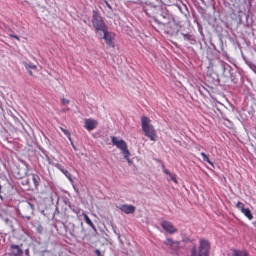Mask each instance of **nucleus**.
I'll list each match as a JSON object with an SVG mask.
<instances>
[{
    "label": "nucleus",
    "mask_w": 256,
    "mask_h": 256,
    "mask_svg": "<svg viewBox=\"0 0 256 256\" xmlns=\"http://www.w3.org/2000/svg\"><path fill=\"white\" fill-rule=\"evenodd\" d=\"M223 68H224V70L225 68H224V66H223Z\"/></svg>",
    "instance_id": "a18cd8bd"
},
{
    "label": "nucleus",
    "mask_w": 256,
    "mask_h": 256,
    "mask_svg": "<svg viewBox=\"0 0 256 256\" xmlns=\"http://www.w3.org/2000/svg\"><path fill=\"white\" fill-rule=\"evenodd\" d=\"M158 14L160 16L163 17L164 18H166L164 14L162 12V9H161V13L160 12V13H159V14Z\"/></svg>",
    "instance_id": "7c9ffc66"
},
{
    "label": "nucleus",
    "mask_w": 256,
    "mask_h": 256,
    "mask_svg": "<svg viewBox=\"0 0 256 256\" xmlns=\"http://www.w3.org/2000/svg\"><path fill=\"white\" fill-rule=\"evenodd\" d=\"M112 142L114 145L116 146L120 150L124 149L127 146L126 142L124 140H118V138L115 136L112 137Z\"/></svg>",
    "instance_id": "1a4fd4ad"
},
{
    "label": "nucleus",
    "mask_w": 256,
    "mask_h": 256,
    "mask_svg": "<svg viewBox=\"0 0 256 256\" xmlns=\"http://www.w3.org/2000/svg\"><path fill=\"white\" fill-rule=\"evenodd\" d=\"M242 212L249 220H252L253 219V216L250 210L248 208H244Z\"/></svg>",
    "instance_id": "f3484780"
},
{
    "label": "nucleus",
    "mask_w": 256,
    "mask_h": 256,
    "mask_svg": "<svg viewBox=\"0 0 256 256\" xmlns=\"http://www.w3.org/2000/svg\"><path fill=\"white\" fill-rule=\"evenodd\" d=\"M120 210L127 214H132L136 211V208L132 205L123 204L120 208Z\"/></svg>",
    "instance_id": "9b49d317"
},
{
    "label": "nucleus",
    "mask_w": 256,
    "mask_h": 256,
    "mask_svg": "<svg viewBox=\"0 0 256 256\" xmlns=\"http://www.w3.org/2000/svg\"><path fill=\"white\" fill-rule=\"evenodd\" d=\"M201 156H202L203 160L204 162H207L208 163L210 164L212 166H214L213 163L210 162L208 157L204 152H202Z\"/></svg>",
    "instance_id": "6ab92c4d"
},
{
    "label": "nucleus",
    "mask_w": 256,
    "mask_h": 256,
    "mask_svg": "<svg viewBox=\"0 0 256 256\" xmlns=\"http://www.w3.org/2000/svg\"><path fill=\"white\" fill-rule=\"evenodd\" d=\"M146 5L148 6L150 8H152V12L154 14H159V13H161V6H155L153 4L150 2L148 4L146 3Z\"/></svg>",
    "instance_id": "4468645a"
},
{
    "label": "nucleus",
    "mask_w": 256,
    "mask_h": 256,
    "mask_svg": "<svg viewBox=\"0 0 256 256\" xmlns=\"http://www.w3.org/2000/svg\"><path fill=\"white\" fill-rule=\"evenodd\" d=\"M47 140H48V143H50V140H49L48 139V138H47Z\"/></svg>",
    "instance_id": "37998d69"
},
{
    "label": "nucleus",
    "mask_w": 256,
    "mask_h": 256,
    "mask_svg": "<svg viewBox=\"0 0 256 256\" xmlns=\"http://www.w3.org/2000/svg\"><path fill=\"white\" fill-rule=\"evenodd\" d=\"M108 28H105L104 30L102 31L100 34H97L100 39H104L106 44L112 47H114V45L112 44V39L114 36V34L111 32L108 31Z\"/></svg>",
    "instance_id": "39448f33"
},
{
    "label": "nucleus",
    "mask_w": 256,
    "mask_h": 256,
    "mask_svg": "<svg viewBox=\"0 0 256 256\" xmlns=\"http://www.w3.org/2000/svg\"><path fill=\"white\" fill-rule=\"evenodd\" d=\"M177 7H178V8L180 10H181L180 8V7H179V6H177Z\"/></svg>",
    "instance_id": "c03bdc74"
},
{
    "label": "nucleus",
    "mask_w": 256,
    "mask_h": 256,
    "mask_svg": "<svg viewBox=\"0 0 256 256\" xmlns=\"http://www.w3.org/2000/svg\"><path fill=\"white\" fill-rule=\"evenodd\" d=\"M28 208H30L32 209H33V208H32L33 206L32 204H31L30 202H28Z\"/></svg>",
    "instance_id": "72a5a7b5"
},
{
    "label": "nucleus",
    "mask_w": 256,
    "mask_h": 256,
    "mask_svg": "<svg viewBox=\"0 0 256 256\" xmlns=\"http://www.w3.org/2000/svg\"><path fill=\"white\" fill-rule=\"evenodd\" d=\"M60 129L64 134L67 136L68 139L70 140H71V134H70V132L68 130H66V129L62 128V127H60Z\"/></svg>",
    "instance_id": "4be33fe9"
},
{
    "label": "nucleus",
    "mask_w": 256,
    "mask_h": 256,
    "mask_svg": "<svg viewBox=\"0 0 256 256\" xmlns=\"http://www.w3.org/2000/svg\"><path fill=\"white\" fill-rule=\"evenodd\" d=\"M161 226L164 230L170 234H174L176 230L171 223L166 220H162V222Z\"/></svg>",
    "instance_id": "6e6552de"
},
{
    "label": "nucleus",
    "mask_w": 256,
    "mask_h": 256,
    "mask_svg": "<svg viewBox=\"0 0 256 256\" xmlns=\"http://www.w3.org/2000/svg\"><path fill=\"white\" fill-rule=\"evenodd\" d=\"M94 253L97 255V256H103L102 255L100 250H96L94 252Z\"/></svg>",
    "instance_id": "c85d7f7f"
},
{
    "label": "nucleus",
    "mask_w": 256,
    "mask_h": 256,
    "mask_svg": "<svg viewBox=\"0 0 256 256\" xmlns=\"http://www.w3.org/2000/svg\"><path fill=\"white\" fill-rule=\"evenodd\" d=\"M121 150L122 152L124 158H128V156L130 155V152L128 150L127 146H126V148L124 149H122Z\"/></svg>",
    "instance_id": "aec40b11"
},
{
    "label": "nucleus",
    "mask_w": 256,
    "mask_h": 256,
    "mask_svg": "<svg viewBox=\"0 0 256 256\" xmlns=\"http://www.w3.org/2000/svg\"><path fill=\"white\" fill-rule=\"evenodd\" d=\"M70 143H71V145L72 146V148H74V150L75 151H78V148H77L75 146V145L74 144L72 140V139L71 138V140H70Z\"/></svg>",
    "instance_id": "cd10ccee"
},
{
    "label": "nucleus",
    "mask_w": 256,
    "mask_h": 256,
    "mask_svg": "<svg viewBox=\"0 0 256 256\" xmlns=\"http://www.w3.org/2000/svg\"><path fill=\"white\" fill-rule=\"evenodd\" d=\"M32 180L33 181L35 188L38 190V188L42 183V179L38 175L32 174Z\"/></svg>",
    "instance_id": "f8f14e48"
},
{
    "label": "nucleus",
    "mask_w": 256,
    "mask_h": 256,
    "mask_svg": "<svg viewBox=\"0 0 256 256\" xmlns=\"http://www.w3.org/2000/svg\"><path fill=\"white\" fill-rule=\"evenodd\" d=\"M64 227L66 232L74 238H80L84 233V228L82 222L78 226L73 223L69 222L66 226H64Z\"/></svg>",
    "instance_id": "20e7f679"
},
{
    "label": "nucleus",
    "mask_w": 256,
    "mask_h": 256,
    "mask_svg": "<svg viewBox=\"0 0 256 256\" xmlns=\"http://www.w3.org/2000/svg\"><path fill=\"white\" fill-rule=\"evenodd\" d=\"M58 212V213H59V211H58V208H57L56 210V211L54 212V214H56V212Z\"/></svg>",
    "instance_id": "ea45409f"
},
{
    "label": "nucleus",
    "mask_w": 256,
    "mask_h": 256,
    "mask_svg": "<svg viewBox=\"0 0 256 256\" xmlns=\"http://www.w3.org/2000/svg\"><path fill=\"white\" fill-rule=\"evenodd\" d=\"M126 159L128 160V163L132 162V160L128 158H126Z\"/></svg>",
    "instance_id": "4c0bfd02"
},
{
    "label": "nucleus",
    "mask_w": 256,
    "mask_h": 256,
    "mask_svg": "<svg viewBox=\"0 0 256 256\" xmlns=\"http://www.w3.org/2000/svg\"><path fill=\"white\" fill-rule=\"evenodd\" d=\"M26 254H28V248H27L26 250Z\"/></svg>",
    "instance_id": "a19ab883"
},
{
    "label": "nucleus",
    "mask_w": 256,
    "mask_h": 256,
    "mask_svg": "<svg viewBox=\"0 0 256 256\" xmlns=\"http://www.w3.org/2000/svg\"><path fill=\"white\" fill-rule=\"evenodd\" d=\"M40 150L44 154H45V150L43 148H40Z\"/></svg>",
    "instance_id": "c9c22d12"
},
{
    "label": "nucleus",
    "mask_w": 256,
    "mask_h": 256,
    "mask_svg": "<svg viewBox=\"0 0 256 256\" xmlns=\"http://www.w3.org/2000/svg\"><path fill=\"white\" fill-rule=\"evenodd\" d=\"M164 244L167 246V248L172 254H176V242H174L170 238H167L164 242Z\"/></svg>",
    "instance_id": "0eeeda50"
},
{
    "label": "nucleus",
    "mask_w": 256,
    "mask_h": 256,
    "mask_svg": "<svg viewBox=\"0 0 256 256\" xmlns=\"http://www.w3.org/2000/svg\"><path fill=\"white\" fill-rule=\"evenodd\" d=\"M56 167L66 176L69 180L70 182H74L72 175L69 172L66 170L60 164H57Z\"/></svg>",
    "instance_id": "ddd939ff"
},
{
    "label": "nucleus",
    "mask_w": 256,
    "mask_h": 256,
    "mask_svg": "<svg viewBox=\"0 0 256 256\" xmlns=\"http://www.w3.org/2000/svg\"><path fill=\"white\" fill-rule=\"evenodd\" d=\"M236 206L241 212H242L243 210H244L245 208L244 204L240 202H239L237 203V204H236Z\"/></svg>",
    "instance_id": "393cba45"
},
{
    "label": "nucleus",
    "mask_w": 256,
    "mask_h": 256,
    "mask_svg": "<svg viewBox=\"0 0 256 256\" xmlns=\"http://www.w3.org/2000/svg\"><path fill=\"white\" fill-rule=\"evenodd\" d=\"M8 186H10L11 188H12V186L10 184V182L8 184Z\"/></svg>",
    "instance_id": "79ce46f5"
},
{
    "label": "nucleus",
    "mask_w": 256,
    "mask_h": 256,
    "mask_svg": "<svg viewBox=\"0 0 256 256\" xmlns=\"http://www.w3.org/2000/svg\"><path fill=\"white\" fill-rule=\"evenodd\" d=\"M234 256H247V254L245 252L235 250H234Z\"/></svg>",
    "instance_id": "412c9836"
},
{
    "label": "nucleus",
    "mask_w": 256,
    "mask_h": 256,
    "mask_svg": "<svg viewBox=\"0 0 256 256\" xmlns=\"http://www.w3.org/2000/svg\"><path fill=\"white\" fill-rule=\"evenodd\" d=\"M92 22L96 34L104 30L105 28H108L102 16L97 10H94L92 12Z\"/></svg>",
    "instance_id": "f257e3e1"
},
{
    "label": "nucleus",
    "mask_w": 256,
    "mask_h": 256,
    "mask_svg": "<svg viewBox=\"0 0 256 256\" xmlns=\"http://www.w3.org/2000/svg\"><path fill=\"white\" fill-rule=\"evenodd\" d=\"M8 193L5 188L0 184V201L2 202L8 198Z\"/></svg>",
    "instance_id": "dca6fc26"
},
{
    "label": "nucleus",
    "mask_w": 256,
    "mask_h": 256,
    "mask_svg": "<svg viewBox=\"0 0 256 256\" xmlns=\"http://www.w3.org/2000/svg\"><path fill=\"white\" fill-rule=\"evenodd\" d=\"M142 130L145 134L152 141H156V132L154 126L150 124V120L145 116L141 118Z\"/></svg>",
    "instance_id": "f03ea898"
},
{
    "label": "nucleus",
    "mask_w": 256,
    "mask_h": 256,
    "mask_svg": "<svg viewBox=\"0 0 256 256\" xmlns=\"http://www.w3.org/2000/svg\"><path fill=\"white\" fill-rule=\"evenodd\" d=\"M62 104L64 106H66L70 104V101L66 99L63 98L62 100Z\"/></svg>",
    "instance_id": "bb28decb"
},
{
    "label": "nucleus",
    "mask_w": 256,
    "mask_h": 256,
    "mask_svg": "<svg viewBox=\"0 0 256 256\" xmlns=\"http://www.w3.org/2000/svg\"><path fill=\"white\" fill-rule=\"evenodd\" d=\"M4 220L5 221L6 223L10 226H12V222L8 218H6V219H4V218H3Z\"/></svg>",
    "instance_id": "a878e982"
},
{
    "label": "nucleus",
    "mask_w": 256,
    "mask_h": 256,
    "mask_svg": "<svg viewBox=\"0 0 256 256\" xmlns=\"http://www.w3.org/2000/svg\"><path fill=\"white\" fill-rule=\"evenodd\" d=\"M24 66L26 68V69H32V70H36V66L34 64H28L27 63H24Z\"/></svg>",
    "instance_id": "5701e85b"
},
{
    "label": "nucleus",
    "mask_w": 256,
    "mask_h": 256,
    "mask_svg": "<svg viewBox=\"0 0 256 256\" xmlns=\"http://www.w3.org/2000/svg\"><path fill=\"white\" fill-rule=\"evenodd\" d=\"M23 247L22 244H12L10 246V250L12 256H22L24 253Z\"/></svg>",
    "instance_id": "423d86ee"
},
{
    "label": "nucleus",
    "mask_w": 256,
    "mask_h": 256,
    "mask_svg": "<svg viewBox=\"0 0 256 256\" xmlns=\"http://www.w3.org/2000/svg\"><path fill=\"white\" fill-rule=\"evenodd\" d=\"M70 208L75 214H78L80 212V210L77 206L72 204L70 203H69L68 204Z\"/></svg>",
    "instance_id": "a211bd4d"
},
{
    "label": "nucleus",
    "mask_w": 256,
    "mask_h": 256,
    "mask_svg": "<svg viewBox=\"0 0 256 256\" xmlns=\"http://www.w3.org/2000/svg\"><path fill=\"white\" fill-rule=\"evenodd\" d=\"M16 178L18 179H20L22 178V176L19 172L18 173V176H16Z\"/></svg>",
    "instance_id": "473e14b6"
},
{
    "label": "nucleus",
    "mask_w": 256,
    "mask_h": 256,
    "mask_svg": "<svg viewBox=\"0 0 256 256\" xmlns=\"http://www.w3.org/2000/svg\"><path fill=\"white\" fill-rule=\"evenodd\" d=\"M22 184L23 186H27L30 187V178H26L23 180L22 181Z\"/></svg>",
    "instance_id": "b1692460"
},
{
    "label": "nucleus",
    "mask_w": 256,
    "mask_h": 256,
    "mask_svg": "<svg viewBox=\"0 0 256 256\" xmlns=\"http://www.w3.org/2000/svg\"><path fill=\"white\" fill-rule=\"evenodd\" d=\"M0 218H2V219L4 218L3 214H1V213H0Z\"/></svg>",
    "instance_id": "58836bf2"
},
{
    "label": "nucleus",
    "mask_w": 256,
    "mask_h": 256,
    "mask_svg": "<svg viewBox=\"0 0 256 256\" xmlns=\"http://www.w3.org/2000/svg\"><path fill=\"white\" fill-rule=\"evenodd\" d=\"M83 215L84 216V219H85L86 222L89 226H91V228L94 230V234L96 235V234H98V231H97V230H96V226H94V224L92 223V220H90V218H88V216L84 212L83 213Z\"/></svg>",
    "instance_id": "2eb2a0df"
},
{
    "label": "nucleus",
    "mask_w": 256,
    "mask_h": 256,
    "mask_svg": "<svg viewBox=\"0 0 256 256\" xmlns=\"http://www.w3.org/2000/svg\"><path fill=\"white\" fill-rule=\"evenodd\" d=\"M11 37L12 38H14L18 40H20V38H19L17 36H16V35H12V34H11L10 35Z\"/></svg>",
    "instance_id": "2f4dec72"
},
{
    "label": "nucleus",
    "mask_w": 256,
    "mask_h": 256,
    "mask_svg": "<svg viewBox=\"0 0 256 256\" xmlns=\"http://www.w3.org/2000/svg\"><path fill=\"white\" fill-rule=\"evenodd\" d=\"M98 125V122L92 119H86L84 122V128H86L88 130L91 131L94 130Z\"/></svg>",
    "instance_id": "9d476101"
},
{
    "label": "nucleus",
    "mask_w": 256,
    "mask_h": 256,
    "mask_svg": "<svg viewBox=\"0 0 256 256\" xmlns=\"http://www.w3.org/2000/svg\"><path fill=\"white\" fill-rule=\"evenodd\" d=\"M172 180L176 183V178L174 176H172Z\"/></svg>",
    "instance_id": "f704fd0d"
},
{
    "label": "nucleus",
    "mask_w": 256,
    "mask_h": 256,
    "mask_svg": "<svg viewBox=\"0 0 256 256\" xmlns=\"http://www.w3.org/2000/svg\"><path fill=\"white\" fill-rule=\"evenodd\" d=\"M164 172L167 174H170V173L167 170H164Z\"/></svg>",
    "instance_id": "e433bc0d"
},
{
    "label": "nucleus",
    "mask_w": 256,
    "mask_h": 256,
    "mask_svg": "<svg viewBox=\"0 0 256 256\" xmlns=\"http://www.w3.org/2000/svg\"><path fill=\"white\" fill-rule=\"evenodd\" d=\"M210 250V244L208 240H202L200 241L198 250L196 248H192L191 256H208Z\"/></svg>",
    "instance_id": "7ed1b4c3"
},
{
    "label": "nucleus",
    "mask_w": 256,
    "mask_h": 256,
    "mask_svg": "<svg viewBox=\"0 0 256 256\" xmlns=\"http://www.w3.org/2000/svg\"><path fill=\"white\" fill-rule=\"evenodd\" d=\"M26 70L28 72L30 76H34L33 73H32V70L30 68V69H26Z\"/></svg>",
    "instance_id": "c756f323"
}]
</instances>
